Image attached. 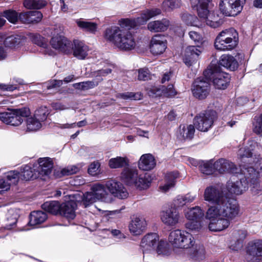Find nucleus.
<instances>
[{
    "mask_svg": "<svg viewBox=\"0 0 262 262\" xmlns=\"http://www.w3.org/2000/svg\"><path fill=\"white\" fill-rule=\"evenodd\" d=\"M98 81L92 80L76 83L73 84V87L79 90L86 91L96 87L102 80V79H98Z\"/></svg>",
    "mask_w": 262,
    "mask_h": 262,
    "instance_id": "79ce46f5",
    "label": "nucleus"
},
{
    "mask_svg": "<svg viewBox=\"0 0 262 262\" xmlns=\"http://www.w3.org/2000/svg\"><path fill=\"white\" fill-rule=\"evenodd\" d=\"M194 5H196L199 16L204 20L207 25L217 28L223 23L217 11H209L208 8L211 5V0H190Z\"/></svg>",
    "mask_w": 262,
    "mask_h": 262,
    "instance_id": "7ed1b4c3",
    "label": "nucleus"
},
{
    "mask_svg": "<svg viewBox=\"0 0 262 262\" xmlns=\"http://www.w3.org/2000/svg\"><path fill=\"white\" fill-rule=\"evenodd\" d=\"M245 2L246 0H221L220 9L226 16H235L242 11Z\"/></svg>",
    "mask_w": 262,
    "mask_h": 262,
    "instance_id": "f8f14e48",
    "label": "nucleus"
},
{
    "mask_svg": "<svg viewBox=\"0 0 262 262\" xmlns=\"http://www.w3.org/2000/svg\"><path fill=\"white\" fill-rule=\"evenodd\" d=\"M253 130L256 134L262 136V115L255 119Z\"/></svg>",
    "mask_w": 262,
    "mask_h": 262,
    "instance_id": "052dcab7",
    "label": "nucleus"
},
{
    "mask_svg": "<svg viewBox=\"0 0 262 262\" xmlns=\"http://www.w3.org/2000/svg\"><path fill=\"white\" fill-rule=\"evenodd\" d=\"M27 130L35 132L42 127V123L36 119L34 116L28 117L26 120Z\"/></svg>",
    "mask_w": 262,
    "mask_h": 262,
    "instance_id": "a18cd8bd",
    "label": "nucleus"
},
{
    "mask_svg": "<svg viewBox=\"0 0 262 262\" xmlns=\"http://www.w3.org/2000/svg\"><path fill=\"white\" fill-rule=\"evenodd\" d=\"M42 208L52 214L60 213V205L57 201L47 202L42 205Z\"/></svg>",
    "mask_w": 262,
    "mask_h": 262,
    "instance_id": "49530a36",
    "label": "nucleus"
},
{
    "mask_svg": "<svg viewBox=\"0 0 262 262\" xmlns=\"http://www.w3.org/2000/svg\"><path fill=\"white\" fill-rule=\"evenodd\" d=\"M259 146L258 144L253 139H250L248 141V146L241 147L239 149L237 156L242 161H246L248 159V161L250 163H254L255 166L257 168V166H258L259 161L257 160V158H259V155L256 157L255 155V158L253 157V151L255 148H258Z\"/></svg>",
    "mask_w": 262,
    "mask_h": 262,
    "instance_id": "ddd939ff",
    "label": "nucleus"
},
{
    "mask_svg": "<svg viewBox=\"0 0 262 262\" xmlns=\"http://www.w3.org/2000/svg\"><path fill=\"white\" fill-rule=\"evenodd\" d=\"M161 13V10L158 8L143 10L141 13L140 16L137 18L136 21L129 19L121 20L120 21L121 29L128 31V30L135 27L136 23L139 25H142L151 18L160 14Z\"/></svg>",
    "mask_w": 262,
    "mask_h": 262,
    "instance_id": "1a4fd4ad",
    "label": "nucleus"
},
{
    "mask_svg": "<svg viewBox=\"0 0 262 262\" xmlns=\"http://www.w3.org/2000/svg\"><path fill=\"white\" fill-rule=\"evenodd\" d=\"M238 40V33L235 29L230 28L218 34L214 41V47L220 51L231 50L237 46Z\"/></svg>",
    "mask_w": 262,
    "mask_h": 262,
    "instance_id": "39448f33",
    "label": "nucleus"
},
{
    "mask_svg": "<svg viewBox=\"0 0 262 262\" xmlns=\"http://www.w3.org/2000/svg\"><path fill=\"white\" fill-rule=\"evenodd\" d=\"M162 92L164 95L167 97H171L176 95L177 92L173 89L172 84H169L167 87L162 86Z\"/></svg>",
    "mask_w": 262,
    "mask_h": 262,
    "instance_id": "0e129e2a",
    "label": "nucleus"
},
{
    "mask_svg": "<svg viewBox=\"0 0 262 262\" xmlns=\"http://www.w3.org/2000/svg\"><path fill=\"white\" fill-rule=\"evenodd\" d=\"M199 168L201 171L205 174H210L212 173L214 169L213 164L211 161H202L200 164Z\"/></svg>",
    "mask_w": 262,
    "mask_h": 262,
    "instance_id": "603ef678",
    "label": "nucleus"
},
{
    "mask_svg": "<svg viewBox=\"0 0 262 262\" xmlns=\"http://www.w3.org/2000/svg\"><path fill=\"white\" fill-rule=\"evenodd\" d=\"M50 43L53 48L66 54L71 52V41L64 36H57L52 37Z\"/></svg>",
    "mask_w": 262,
    "mask_h": 262,
    "instance_id": "412c9836",
    "label": "nucleus"
},
{
    "mask_svg": "<svg viewBox=\"0 0 262 262\" xmlns=\"http://www.w3.org/2000/svg\"><path fill=\"white\" fill-rule=\"evenodd\" d=\"M77 204L73 201H70L60 205V214L68 220H73L76 216L75 210Z\"/></svg>",
    "mask_w": 262,
    "mask_h": 262,
    "instance_id": "393cba45",
    "label": "nucleus"
},
{
    "mask_svg": "<svg viewBox=\"0 0 262 262\" xmlns=\"http://www.w3.org/2000/svg\"><path fill=\"white\" fill-rule=\"evenodd\" d=\"M159 241V236L155 233L148 234L144 236L142 238L140 244L143 253L144 254L145 252L154 250Z\"/></svg>",
    "mask_w": 262,
    "mask_h": 262,
    "instance_id": "4be33fe9",
    "label": "nucleus"
},
{
    "mask_svg": "<svg viewBox=\"0 0 262 262\" xmlns=\"http://www.w3.org/2000/svg\"><path fill=\"white\" fill-rule=\"evenodd\" d=\"M136 94L132 92H125L117 95V97L124 100H137L138 98Z\"/></svg>",
    "mask_w": 262,
    "mask_h": 262,
    "instance_id": "774afa93",
    "label": "nucleus"
},
{
    "mask_svg": "<svg viewBox=\"0 0 262 262\" xmlns=\"http://www.w3.org/2000/svg\"><path fill=\"white\" fill-rule=\"evenodd\" d=\"M147 226L146 221L144 218L140 216L134 217L129 224V230L134 236H139L145 230Z\"/></svg>",
    "mask_w": 262,
    "mask_h": 262,
    "instance_id": "aec40b11",
    "label": "nucleus"
},
{
    "mask_svg": "<svg viewBox=\"0 0 262 262\" xmlns=\"http://www.w3.org/2000/svg\"><path fill=\"white\" fill-rule=\"evenodd\" d=\"M169 25V21L166 19L162 20L152 21L148 23V29L152 32H161L167 30Z\"/></svg>",
    "mask_w": 262,
    "mask_h": 262,
    "instance_id": "72a5a7b5",
    "label": "nucleus"
},
{
    "mask_svg": "<svg viewBox=\"0 0 262 262\" xmlns=\"http://www.w3.org/2000/svg\"><path fill=\"white\" fill-rule=\"evenodd\" d=\"M79 171V168L75 165L69 166L63 169L61 172L62 175H71L77 173Z\"/></svg>",
    "mask_w": 262,
    "mask_h": 262,
    "instance_id": "69168bd1",
    "label": "nucleus"
},
{
    "mask_svg": "<svg viewBox=\"0 0 262 262\" xmlns=\"http://www.w3.org/2000/svg\"><path fill=\"white\" fill-rule=\"evenodd\" d=\"M178 173L177 172H172L168 173L166 176V183L162 186H160V189L164 192H167L170 188L174 187L175 185V179L178 178Z\"/></svg>",
    "mask_w": 262,
    "mask_h": 262,
    "instance_id": "58836bf2",
    "label": "nucleus"
},
{
    "mask_svg": "<svg viewBox=\"0 0 262 262\" xmlns=\"http://www.w3.org/2000/svg\"><path fill=\"white\" fill-rule=\"evenodd\" d=\"M226 197L227 195L222 190L213 186L207 187L204 190V200L214 204L213 206H217L223 202Z\"/></svg>",
    "mask_w": 262,
    "mask_h": 262,
    "instance_id": "dca6fc26",
    "label": "nucleus"
},
{
    "mask_svg": "<svg viewBox=\"0 0 262 262\" xmlns=\"http://www.w3.org/2000/svg\"><path fill=\"white\" fill-rule=\"evenodd\" d=\"M181 19L182 21L188 26H196L198 18L194 15H191L187 13H183L181 14Z\"/></svg>",
    "mask_w": 262,
    "mask_h": 262,
    "instance_id": "5fc2aeb1",
    "label": "nucleus"
},
{
    "mask_svg": "<svg viewBox=\"0 0 262 262\" xmlns=\"http://www.w3.org/2000/svg\"><path fill=\"white\" fill-rule=\"evenodd\" d=\"M30 114L29 109L26 107L13 109L9 112L0 113V119L6 124L16 126L20 125Z\"/></svg>",
    "mask_w": 262,
    "mask_h": 262,
    "instance_id": "6e6552de",
    "label": "nucleus"
},
{
    "mask_svg": "<svg viewBox=\"0 0 262 262\" xmlns=\"http://www.w3.org/2000/svg\"><path fill=\"white\" fill-rule=\"evenodd\" d=\"M157 252L158 255L167 256L170 254V250L167 246L166 242L160 241L158 243Z\"/></svg>",
    "mask_w": 262,
    "mask_h": 262,
    "instance_id": "6e6d98bb",
    "label": "nucleus"
},
{
    "mask_svg": "<svg viewBox=\"0 0 262 262\" xmlns=\"http://www.w3.org/2000/svg\"><path fill=\"white\" fill-rule=\"evenodd\" d=\"M106 188L112 196L124 199L128 197V193L123 185L116 181H110L106 183Z\"/></svg>",
    "mask_w": 262,
    "mask_h": 262,
    "instance_id": "a211bd4d",
    "label": "nucleus"
},
{
    "mask_svg": "<svg viewBox=\"0 0 262 262\" xmlns=\"http://www.w3.org/2000/svg\"><path fill=\"white\" fill-rule=\"evenodd\" d=\"M168 241L174 247L179 248H190L195 243L194 237L191 234L179 229L170 232Z\"/></svg>",
    "mask_w": 262,
    "mask_h": 262,
    "instance_id": "0eeeda50",
    "label": "nucleus"
},
{
    "mask_svg": "<svg viewBox=\"0 0 262 262\" xmlns=\"http://www.w3.org/2000/svg\"><path fill=\"white\" fill-rule=\"evenodd\" d=\"M91 190L83 194L81 203L84 207L97 201L107 203L113 201L112 194L107 191L106 185L105 186L101 184H95L92 186Z\"/></svg>",
    "mask_w": 262,
    "mask_h": 262,
    "instance_id": "20e7f679",
    "label": "nucleus"
},
{
    "mask_svg": "<svg viewBox=\"0 0 262 262\" xmlns=\"http://www.w3.org/2000/svg\"><path fill=\"white\" fill-rule=\"evenodd\" d=\"M42 18V13L37 11H30L29 17V24L37 23L39 22Z\"/></svg>",
    "mask_w": 262,
    "mask_h": 262,
    "instance_id": "bf43d9fd",
    "label": "nucleus"
},
{
    "mask_svg": "<svg viewBox=\"0 0 262 262\" xmlns=\"http://www.w3.org/2000/svg\"><path fill=\"white\" fill-rule=\"evenodd\" d=\"M191 255L194 261L204 262L206 257V252L204 246L201 244H196Z\"/></svg>",
    "mask_w": 262,
    "mask_h": 262,
    "instance_id": "473e14b6",
    "label": "nucleus"
},
{
    "mask_svg": "<svg viewBox=\"0 0 262 262\" xmlns=\"http://www.w3.org/2000/svg\"><path fill=\"white\" fill-rule=\"evenodd\" d=\"M31 39L33 43L43 49L45 54H48L49 55L53 54V52L47 48V40L44 37L39 34H33L31 36Z\"/></svg>",
    "mask_w": 262,
    "mask_h": 262,
    "instance_id": "e433bc0d",
    "label": "nucleus"
},
{
    "mask_svg": "<svg viewBox=\"0 0 262 262\" xmlns=\"http://www.w3.org/2000/svg\"><path fill=\"white\" fill-rule=\"evenodd\" d=\"M156 161L154 156L150 154L142 155L138 161V167L144 171H149L155 168Z\"/></svg>",
    "mask_w": 262,
    "mask_h": 262,
    "instance_id": "a878e982",
    "label": "nucleus"
},
{
    "mask_svg": "<svg viewBox=\"0 0 262 262\" xmlns=\"http://www.w3.org/2000/svg\"><path fill=\"white\" fill-rule=\"evenodd\" d=\"M184 214L188 220H200L204 216V212L199 206L188 208L184 211Z\"/></svg>",
    "mask_w": 262,
    "mask_h": 262,
    "instance_id": "2f4dec72",
    "label": "nucleus"
},
{
    "mask_svg": "<svg viewBox=\"0 0 262 262\" xmlns=\"http://www.w3.org/2000/svg\"><path fill=\"white\" fill-rule=\"evenodd\" d=\"M112 72V69L110 67H107L104 69H102L92 73L93 77L97 78V81H99L98 79H100L99 77L106 76L108 74Z\"/></svg>",
    "mask_w": 262,
    "mask_h": 262,
    "instance_id": "680f3d73",
    "label": "nucleus"
},
{
    "mask_svg": "<svg viewBox=\"0 0 262 262\" xmlns=\"http://www.w3.org/2000/svg\"><path fill=\"white\" fill-rule=\"evenodd\" d=\"M20 43V39L16 36L11 35L7 37L5 41L4 44L6 46L13 48Z\"/></svg>",
    "mask_w": 262,
    "mask_h": 262,
    "instance_id": "13d9d810",
    "label": "nucleus"
},
{
    "mask_svg": "<svg viewBox=\"0 0 262 262\" xmlns=\"http://www.w3.org/2000/svg\"><path fill=\"white\" fill-rule=\"evenodd\" d=\"M104 37L107 41L122 51H130L136 46L135 38L130 31L118 27L107 28Z\"/></svg>",
    "mask_w": 262,
    "mask_h": 262,
    "instance_id": "f03ea898",
    "label": "nucleus"
},
{
    "mask_svg": "<svg viewBox=\"0 0 262 262\" xmlns=\"http://www.w3.org/2000/svg\"><path fill=\"white\" fill-rule=\"evenodd\" d=\"M47 219V214L41 211H33L30 215L29 224L31 226H35L44 222Z\"/></svg>",
    "mask_w": 262,
    "mask_h": 262,
    "instance_id": "4c0bfd02",
    "label": "nucleus"
},
{
    "mask_svg": "<svg viewBox=\"0 0 262 262\" xmlns=\"http://www.w3.org/2000/svg\"><path fill=\"white\" fill-rule=\"evenodd\" d=\"M181 5L180 0H166L163 2L162 8L166 11H169L179 8Z\"/></svg>",
    "mask_w": 262,
    "mask_h": 262,
    "instance_id": "8fccbe9b",
    "label": "nucleus"
},
{
    "mask_svg": "<svg viewBox=\"0 0 262 262\" xmlns=\"http://www.w3.org/2000/svg\"><path fill=\"white\" fill-rule=\"evenodd\" d=\"M3 16L12 24H16L18 20V14L15 10L11 9L5 10L3 13Z\"/></svg>",
    "mask_w": 262,
    "mask_h": 262,
    "instance_id": "864d4df0",
    "label": "nucleus"
},
{
    "mask_svg": "<svg viewBox=\"0 0 262 262\" xmlns=\"http://www.w3.org/2000/svg\"><path fill=\"white\" fill-rule=\"evenodd\" d=\"M247 234V231L245 229H241L235 231L233 232V237L235 240L243 242Z\"/></svg>",
    "mask_w": 262,
    "mask_h": 262,
    "instance_id": "338daca9",
    "label": "nucleus"
},
{
    "mask_svg": "<svg viewBox=\"0 0 262 262\" xmlns=\"http://www.w3.org/2000/svg\"><path fill=\"white\" fill-rule=\"evenodd\" d=\"M211 78L215 88L224 90L227 88L230 82L229 75L225 72H213Z\"/></svg>",
    "mask_w": 262,
    "mask_h": 262,
    "instance_id": "5701e85b",
    "label": "nucleus"
},
{
    "mask_svg": "<svg viewBox=\"0 0 262 262\" xmlns=\"http://www.w3.org/2000/svg\"><path fill=\"white\" fill-rule=\"evenodd\" d=\"M77 25L81 29L94 34L97 31L98 25L96 23L89 21L83 19H78L76 20Z\"/></svg>",
    "mask_w": 262,
    "mask_h": 262,
    "instance_id": "c9c22d12",
    "label": "nucleus"
},
{
    "mask_svg": "<svg viewBox=\"0 0 262 262\" xmlns=\"http://www.w3.org/2000/svg\"><path fill=\"white\" fill-rule=\"evenodd\" d=\"M19 172L17 171H10L7 173V182H8L9 186L11 185H15L19 180Z\"/></svg>",
    "mask_w": 262,
    "mask_h": 262,
    "instance_id": "4d7b16f0",
    "label": "nucleus"
},
{
    "mask_svg": "<svg viewBox=\"0 0 262 262\" xmlns=\"http://www.w3.org/2000/svg\"><path fill=\"white\" fill-rule=\"evenodd\" d=\"M219 64L231 71H234L238 66L236 59L229 54L222 55L219 60Z\"/></svg>",
    "mask_w": 262,
    "mask_h": 262,
    "instance_id": "7c9ffc66",
    "label": "nucleus"
},
{
    "mask_svg": "<svg viewBox=\"0 0 262 262\" xmlns=\"http://www.w3.org/2000/svg\"><path fill=\"white\" fill-rule=\"evenodd\" d=\"M216 118V112L209 110L197 115L194 119V125L198 130L207 132L211 127Z\"/></svg>",
    "mask_w": 262,
    "mask_h": 262,
    "instance_id": "9b49d317",
    "label": "nucleus"
},
{
    "mask_svg": "<svg viewBox=\"0 0 262 262\" xmlns=\"http://www.w3.org/2000/svg\"><path fill=\"white\" fill-rule=\"evenodd\" d=\"M47 4L45 0H25L24 6L27 9H41Z\"/></svg>",
    "mask_w": 262,
    "mask_h": 262,
    "instance_id": "de8ad7c7",
    "label": "nucleus"
},
{
    "mask_svg": "<svg viewBox=\"0 0 262 262\" xmlns=\"http://www.w3.org/2000/svg\"><path fill=\"white\" fill-rule=\"evenodd\" d=\"M185 227L189 231L196 233L199 232L202 229V226L201 221L189 220L185 224Z\"/></svg>",
    "mask_w": 262,
    "mask_h": 262,
    "instance_id": "3c124183",
    "label": "nucleus"
},
{
    "mask_svg": "<svg viewBox=\"0 0 262 262\" xmlns=\"http://www.w3.org/2000/svg\"><path fill=\"white\" fill-rule=\"evenodd\" d=\"M195 129L193 125H180L179 137L181 139H191L194 135Z\"/></svg>",
    "mask_w": 262,
    "mask_h": 262,
    "instance_id": "a19ab883",
    "label": "nucleus"
},
{
    "mask_svg": "<svg viewBox=\"0 0 262 262\" xmlns=\"http://www.w3.org/2000/svg\"><path fill=\"white\" fill-rule=\"evenodd\" d=\"M138 178V170L134 168L126 167L121 173L122 180L127 185H135Z\"/></svg>",
    "mask_w": 262,
    "mask_h": 262,
    "instance_id": "c756f323",
    "label": "nucleus"
},
{
    "mask_svg": "<svg viewBox=\"0 0 262 262\" xmlns=\"http://www.w3.org/2000/svg\"><path fill=\"white\" fill-rule=\"evenodd\" d=\"M215 170L220 173L224 172L234 173L236 172V168L234 164L229 161L224 159H221L215 162L213 164Z\"/></svg>",
    "mask_w": 262,
    "mask_h": 262,
    "instance_id": "cd10ccee",
    "label": "nucleus"
},
{
    "mask_svg": "<svg viewBox=\"0 0 262 262\" xmlns=\"http://www.w3.org/2000/svg\"><path fill=\"white\" fill-rule=\"evenodd\" d=\"M167 48L165 38L160 35H155L150 41V49L151 52L156 55L163 53Z\"/></svg>",
    "mask_w": 262,
    "mask_h": 262,
    "instance_id": "b1692460",
    "label": "nucleus"
},
{
    "mask_svg": "<svg viewBox=\"0 0 262 262\" xmlns=\"http://www.w3.org/2000/svg\"><path fill=\"white\" fill-rule=\"evenodd\" d=\"M247 258L251 262H261L262 260V240L250 241L247 248Z\"/></svg>",
    "mask_w": 262,
    "mask_h": 262,
    "instance_id": "2eb2a0df",
    "label": "nucleus"
},
{
    "mask_svg": "<svg viewBox=\"0 0 262 262\" xmlns=\"http://www.w3.org/2000/svg\"><path fill=\"white\" fill-rule=\"evenodd\" d=\"M242 168L244 178H240L239 181H229L226 185V188L231 194H241L250 185L252 188H260L258 178L260 177L256 170L252 166L245 167L243 166Z\"/></svg>",
    "mask_w": 262,
    "mask_h": 262,
    "instance_id": "f257e3e1",
    "label": "nucleus"
},
{
    "mask_svg": "<svg viewBox=\"0 0 262 262\" xmlns=\"http://www.w3.org/2000/svg\"><path fill=\"white\" fill-rule=\"evenodd\" d=\"M20 176L26 181L36 179L39 178L37 172L36 170H34V164L33 165V167L29 165H25L22 166Z\"/></svg>",
    "mask_w": 262,
    "mask_h": 262,
    "instance_id": "f704fd0d",
    "label": "nucleus"
},
{
    "mask_svg": "<svg viewBox=\"0 0 262 262\" xmlns=\"http://www.w3.org/2000/svg\"><path fill=\"white\" fill-rule=\"evenodd\" d=\"M7 223L5 228L8 230L13 229L16 227L18 217V214L13 210H9L7 215Z\"/></svg>",
    "mask_w": 262,
    "mask_h": 262,
    "instance_id": "c03bdc74",
    "label": "nucleus"
},
{
    "mask_svg": "<svg viewBox=\"0 0 262 262\" xmlns=\"http://www.w3.org/2000/svg\"><path fill=\"white\" fill-rule=\"evenodd\" d=\"M49 114V110L46 106H40L35 111L33 116L42 123L46 120Z\"/></svg>",
    "mask_w": 262,
    "mask_h": 262,
    "instance_id": "09e8293b",
    "label": "nucleus"
},
{
    "mask_svg": "<svg viewBox=\"0 0 262 262\" xmlns=\"http://www.w3.org/2000/svg\"><path fill=\"white\" fill-rule=\"evenodd\" d=\"M108 164L111 168H119L128 165V160L126 157H117L109 160Z\"/></svg>",
    "mask_w": 262,
    "mask_h": 262,
    "instance_id": "37998d69",
    "label": "nucleus"
},
{
    "mask_svg": "<svg viewBox=\"0 0 262 262\" xmlns=\"http://www.w3.org/2000/svg\"><path fill=\"white\" fill-rule=\"evenodd\" d=\"M198 48L200 47L198 46H191L188 47L185 50L183 60L187 66H191L198 59L201 53Z\"/></svg>",
    "mask_w": 262,
    "mask_h": 262,
    "instance_id": "bb28decb",
    "label": "nucleus"
},
{
    "mask_svg": "<svg viewBox=\"0 0 262 262\" xmlns=\"http://www.w3.org/2000/svg\"><path fill=\"white\" fill-rule=\"evenodd\" d=\"M212 210L211 212L221 214L222 217L231 221L237 217L240 212V208L237 203L227 196L223 202L217 206H211Z\"/></svg>",
    "mask_w": 262,
    "mask_h": 262,
    "instance_id": "423d86ee",
    "label": "nucleus"
},
{
    "mask_svg": "<svg viewBox=\"0 0 262 262\" xmlns=\"http://www.w3.org/2000/svg\"><path fill=\"white\" fill-rule=\"evenodd\" d=\"M210 90V85L208 81L203 77L196 78L191 88L193 96L200 100L205 99L209 95Z\"/></svg>",
    "mask_w": 262,
    "mask_h": 262,
    "instance_id": "4468645a",
    "label": "nucleus"
},
{
    "mask_svg": "<svg viewBox=\"0 0 262 262\" xmlns=\"http://www.w3.org/2000/svg\"><path fill=\"white\" fill-rule=\"evenodd\" d=\"M73 55L79 59H84L88 55V47L82 41L75 40L72 47Z\"/></svg>",
    "mask_w": 262,
    "mask_h": 262,
    "instance_id": "c85d7f7f",
    "label": "nucleus"
},
{
    "mask_svg": "<svg viewBox=\"0 0 262 262\" xmlns=\"http://www.w3.org/2000/svg\"><path fill=\"white\" fill-rule=\"evenodd\" d=\"M212 208L209 207L208 209L206 217L210 221L208 228L210 231L217 232L222 231L229 227L230 222L228 219L222 217L221 214L212 213Z\"/></svg>",
    "mask_w": 262,
    "mask_h": 262,
    "instance_id": "9d476101",
    "label": "nucleus"
},
{
    "mask_svg": "<svg viewBox=\"0 0 262 262\" xmlns=\"http://www.w3.org/2000/svg\"><path fill=\"white\" fill-rule=\"evenodd\" d=\"M53 160L49 157L40 158L34 163V170H36L39 178L49 176L53 168Z\"/></svg>",
    "mask_w": 262,
    "mask_h": 262,
    "instance_id": "f3484780",
    "label": "nucleus"
},
{
    "mask_svg": "<svg viewBox=\"0 0 262 262\" xmlns=\"http://www.w3.org/2000/svg\"><path fill=\"white\" fill-rule=\"evenodd\" d=\"M100 164L98 162L92 163L88 168V173L91 176H94L99 173Z\"/></svg>",
    "mask_w": 262,
    "mask_h": 262,
    "instance_id": "e2e57ef3",
    "label": "nucleus"
},
{
    "mask_svg": "<svg viewBox=\"0 0 262 262\" xmlns=\"http://www.w3.org/2000/svg\"><path fill=\"white\" fill-rule=\"evenodd\" d=\"M161 220L167 226H173L179 223L180 214L174 208H169L161 212Z\"/></svg>",
    "mask_w": 262,
    "mask_h": 262,
    "instance_id": "6ab92c4d",
    "label": "nucleus"
},
{
    "mask_svg": "<svg viewBox=\"0 0 262 262\" xmlns=\"http://www.w3.org/2000/svg\"><path fill=\"white\" fill-rule=\"evenodd\" d=\"M151 182V178L149 174L145 173L140 175L137 178L135 186L140 189L147 188Z\"/></svg>",
    "mask_w": 262,
    "mask_h": 262,
    "instance_id": "ea45409f",
    "label": "nucleus"
}]
</instances>
